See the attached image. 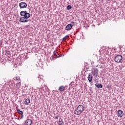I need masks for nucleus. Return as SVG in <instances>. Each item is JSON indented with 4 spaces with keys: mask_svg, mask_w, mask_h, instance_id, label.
<instances>
[{
    "mask_svg": "<svg viewBox=\"0 0 125 125\" xmlns=\"http://www.w3.org/2000/svg\"><path fill=\"white\" fill-rule=\"evenodd\" d=\"M65 30H66V31L72 30V25H71V24H67L65 27Z\"/></svg>",
    "mask_w": 125,
    "mask_h": 125,
    "instance_id": "8",
    "label": "nucleus"
},
{
    "mask_svg": "<svg viewBox=\"0 0 125 125\" xmlns=\"http://www.w3.org/2000/svg\"><path fill=\"white\" fill-rule=\"evenodd\" d=\"M106 88H107V89H108V90H110V89H111V85L108 84L106 86Z\"/></svg>",
    "mask_w": 125,
    "mask_h": 125,
    "instance_id": "18",
    "label": "nucleus"
},
{
    "mask_svg": "<svg viewBox=\"0 0 125 125\" xmlns=\"http://www.w3.org/2000/svg\"><path fill=\"white\" fill-rule=\"evenodd\" d=\"M62 56H64V55L62 54L61 55H59V56H57V58H59V57H62Z\"/></svg>",
    "mask_w": 125,
    "mask_h": 125,
    "instance_id": "20",
    "label": "nucleus"
},
{
    "mask_svg": "<svg viewBox=\"0 0 125 125\" xmlns=\"http://www.w3.org/2000/svg\"><path fill=\"white\" fill-rule=\"evenodd\" d=\"M87 79H88V81L89 83H91L92 82L93 77H92V75H91V74H90V73L89 74Z\"/></svg>",
    "mask_w": 125,
    "mask_h": 125,
    "instance_id": "7",
    "label": "nucleus"
},
{
    "mask_svg": "<svg viewBox=\"0 0 125 125\" xmlns=\"http://www.w3.org/2000/svg\"><path fill=\"white\" fill-rule=\"evenodd\" d=\"M65 87L64 86H61L59 88V90H60V91H64V90H65Z\"/></svg>",
    "mask_w": 125,
    "mask_h": 125,
    "instance_id": "12",
    "label": "nucleus"
},
{
    "mask_svg": "<svg viewBox=\"0 0 125 125\" xmlns=\"http://www.w3.org/2000/svg\"><path fill=\"white\" fill-rule=\"evenodd\" d=\"M38 78H40V79H42V78H41V77L39 76Z\"/></svg>",
    "mask_w": 125,
    "mask_h": 125,
    "instance_id": "28",
    "label": "nucleus"
},
{
    "mask_svg": "<svg viewBox=\"0 0 125 125\" xmlns=\"http://www.w3.org/2000/svg\"><path fill=\"white\" fill-rule=\"evenodd\" d=\"M117 115L119 118H123V116H124V111L120 110L118 111Z\"/></svg>",
    "mask_w": 125,
    "mask_h": 125,
    "instance_id": "5",
    "label": "nucleus"
},
{
    "mask_svg": "<svg viewBox=\"0 0 125 125\" xmlns=\"http://www.w3.org/2000/svg\"><path fill=\"white\" fill-rule=\"evenodd\" d=\"M85 68H86V70H88V69H89L88 66H85Z\"/></svg>",
    "mask_w": 125,
    "mask_h": 125,
    "instance_id": "26",
    "label": "nucleus"
},
{
    "mask_svg": "<svg viewBox=\"0 0 125 125\" xmlns=\"http://www.w3.org/2000/svg\"><path fill=\"white\" fill-rule=\"evenodd\" d=\"M59 125H64V121H63V120L62 119H60L59 120Z\"/></svg>",
    "mask_w": 125,
    "mask_h": 125,
    "instance_id": "11",
    "label": "nucleus"
},
{
    "mask_svg": "<svg viewBox=\"0 0 125 125\" xmlns=\"http://www.w3.org/2000/svg\"><path fill=\"white\" fill-rule=\"evenodd\" d=\"M16 79L17 81H20V77H16Z\"/></svg>",
    "mask_w": 125,
    "mask_h": 125,
    "instance_id": "21",
    "label": "nucleus"
},
{
    "mask_svg": "<svg viewBox=\"0 0 125 125\" xmlns=\"http://www.w3.org/2000/svg\"><path fill=\"white\" fill-rule=\"evenodd\" d=\"M17 111V112L18 113V114H19L20 115L23 114V111H21L20 109H18Z\"/></svg>",
    "mask_w": 125,
    "mask_h": 125,
    "instance_id": "15",
    "label": "nucleus"
},
{
    "mask_svg": "<svg viewBox=\"0 0 125 125\" xmlns=\"http://www.w3.org/2000/svg\"><path fill=\"white\" fill-rule=\"evenodd\" d=\"M59 117V116H58V115H57L55 116V119H56L57 120H58Z\"/></svg>",
    "mask_w": 125,
    "mask_h": 125,
    "instance_id": "23",
    "label": "nucleus"
},
{
    "mask_svg": "<svg viewBox=\"0 0 125 125\" xmlns=\"http://www.w3.org/2000/svg\"><path fill=\"white\" fill-rule=\"evenodd\" d=\"M56 56V58H57V56H59V55L58 56V54H57V56Z\"/></svg>",
    "mask_w": 125,
    "mask_h": 125,
    "instance_id": "27",
    "label": "nucleus"
},
{
    "mask_svg": "<svg viewBox=\"0 0 125 125\" xmlns=\"http://www.w3.org/2000/svg\"><path fill=\"white\" fill-rule=\"evenodd\" d=\"M95 86L97 87V88L100 89L103 87V85H102L101 83H96Z\"/></svg>",
    "mask_w": 125,
    "mask_h": 125,
    "instance_id": "9",
    "label": "nucleus"
},
{
    "mask_svg": "<svg viewBox=\"0 0 125 125\" xmlns=\"http://www.w3.org/2000/svg\"><path fill=\"white\" fill-rule=\"evenodd\" d=\"M20 15L22 17L20 18L19 21L21 23H27L28 19L31 17V14L27 13V11H21Z\"/></svg>",
    "mask_w": 125,
    "mask_h": 125,
    "instance_id": "1",
    "label": "nucleus"
},
{
    "mask_svg": "<svg viewBox=\"0 0 125 125\" xmlns=\"http://www.w3.org/2000/svg\"><path fill=\"white\" fill-rule=\"evenodd\" d=\"M66 9L67 10H70L72 9V6L70 5H67L66 7Z\"/></svg>",
    "mask_w": 125,
    "mask_h": 125,
    "instance_id": "14",
    "label": "nucleus"
},
{
    "mask_svg": "<svg viewBox=\"0 0 125 125\" xmlns=\"http://www.w3.org/2000/svg\"><path fill=\"white\" fill-rule=\"evenodd\" d=\"M25 125H32V120L31 119H27L26 121L24 123Z\"/></svg>",
    "mask_w": 125,
    "mask_h": 125,
    "instance_id": "6",
    "label": "nucleus"
},
{
    "mask_svg": "<svg viewBox=\"0 0 125 125\" xmlns=\"http://www.w3.org/2000/svg\"><path fill=\"white\" fill-rule=\"evenodd\" d=\"M69 38V35L65 36L63 39H62V42H64L67 40V38Z\"/></svg>",
    "mask_w": 125,
    "mask_h": 125,
    "instance_id": "16",
    "label": "nucleus"
},
{
    "mask_svg": "<svg viewBox=\"0 0 125 125\" xmlns=\"http://www.w3.org/2000/svg\"><path fill=\"white\" fill-rule=\"evenodd\" d=\"M24 117V115H23V114L22 115H21V119H23V118Z\"/></svg>",
    "mask_w": 125,
    "mask_h": 125,
    "instance_id": "24",
    "label": "nucleus"
},
{
    "mask_svg": "<svg viewBox=\"0 0 125 125\" xmlns=\"http://www.w3.org/2000/svg\"><path fill=\"white\" fill-rule=\"evenodd\" d=\"M30 99H26L24 102L25 105H29L30 104Z\"/></svg>",
    "mask_w": 125,
    "mask_h": 125,
    "instance_id": "13",
    "label": "nucleus"
},
{
    "mask_svg": "<svg viewBox=\"0 0 125 125\" xmlns=\"http://www.w3.org/2000/svg\"><path fill=\"white\" fill-rule=\"evenodd\" d=\"M123 60V56L121 55H117L114 59V61L116 63H121V62Z\"/></svg>",
    "mask_w": 125,
    "mask_h": 125,
    "instance_id": "3",
    "label": "nucleus"
},
{
    "mask_svg": "<svg viewBox=\"0 0 125 125\" xmlns=\"http://www.w3.org/2000/svg\"><path fill=\"white\" fill-rule=\"evenodd\" d=\"M93 74L94 76H97L98 75V69L97 68L95 69L93 71Z\"/></svg>",
    "mask_w": 125,
    "mask_h": 125,
    "instance_id": "10",
    "label": "nucleus"
},
{
    "mask_svg": "<svg viewBox=\"0 0 125 125\" xmlns=\"http://www.w3.org/2000/svg\"><path fill=\"white\" fill-rule=\"evenodd\" d=\"M55 56H57V54L58 55H59V54H58V53H57V52L56 51H54L53 52Z\"/></svg>",
    "mask_w": 125,
    "mask_h": 125,
    "instance_id": "17",
    "label": "nucleus"
},
{
    "mask_svg": "<svg viewBox=\"0 0 125 125\" xmlns=\"http://www.w3.org/2000/svg\"><path fill=\"white\" fill-rule=\"evenodd\" d=\"M75 22H74V21H72L71 22V27H74V26H75Z\"/></svg>",
    "mask_w": 125,
    "mask_h": 125,
    "instance_id": "19",
    "label": "nucleus"
},
{
    "mask_svg": "<svg viewBox=\"0 0 125 125\" xmlns=\"http://www.w3.org/2000/svg\"><path fill=\"white\" fill-rule=\"evenodd\" d=\"M20 8H26L27 7V3L24 2H21L19 3Z\"/></svg>",
    "mask_w": 125,
    "mask_h": 125,
    "instance_id": "4",
    "label": "nucleus"
},
{
    "mask_svg": "<svg viewBox=\"0 0 125 125\" xmlns=\"http://www.w3.org/2000/svg\"><path fill=\"white\" fill-rule=\"evenodd\" d=\"M5 55H9V52H6Z\"/></svg>",
    "mask_w": 125,
    "mask_h": 125,
    "instance_id": "22",
    "label": "nucleus"
},
{
    "mask_svg": "<svg viewBox=\"0 0 125 125\" xmlns=\"http://www.w3.org/2000/svg\"><path fill=\"white\" fill-rule=\"evenodd\" d=\"M84 107L83 105H79L74 111V114L78 116L81 115L84 111Z\"/></svg>",
    "mask_w": 125,
    "mask_h": 125,
    "instance_id": "2",
    "label": "nucleus"
},
{
    "mask_svg": "<svg viewBox=\"0 0 125 125\" xmlns=\"http://www.w3.org/2000/svg\"><path fill=\"white\" fill-rule=\"evenodd\" d=\"M95 83H98V79H96L95 80Z\"/></svg>",
    "mask_w": 125,
    "mask_h": 125,
    "instance_id": "25",
    "label": "nucleus"
}]
</instances>
